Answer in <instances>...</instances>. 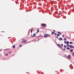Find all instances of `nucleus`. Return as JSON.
I'll use <instances>...</instances> for the list:
<instances>
[{"label": "nucleus", "instance_id": "obj_1", "mask_svg": "<svg viewBox=\"0 0 74 74\" xmlns=\"http://www.w3.org/2000/svg\"><path fill=\"white\" fill-rule=\"evenodd\" d=\"M27 42V40H23L22 41L21 43H25V42Z\"/></svg>", "mask_w": 74, "mask_h": 74}, {"label": "nucleus", "instance_id": "obj_2", "mask_svg": "<svg viewBox=\"0 0 74 74\" xmlns=\"http://www.w3.org/2000/svg\"><path fill=\"white\" fill-rule=\"evenodd\" d=\"M63 40V39L62 37H60V38L58 39V40H60L61 41H62Z\"/></svg>", "mask_w": 74, "mask_h": 74}, {"label": "nucleus", "instance_id": "obj_3", "mask_svg": "<svg viewBox=\"0 0 74 74\" xmlns=\"http://www.w3.org/2000/svg\"><path fill=\"white\" fill-rule=\"evenodd\" d=\"M46 24H42V26H46Z\"/></svg>", "mask_w": 74, "mask_h": 74}, {"label": "nucleus", "instance_id": "obj_4", "mask_svg": "<svg viewBox=\"0 0 74 74\" xmlns=\"http://www.w3.org/2000/svg\"><path fill=\"white\" fill-rule=\"evenodd\" d=\"M33 35L34 36H33V35H32V37H34V36H36V34H33Z\"/></svg>", "mask_w": 74, "mask_h": 74}, {"label": "nucleus", "instance_id": "obj_5", "mask_svg": "<svg viewBox=\"0 0 74 74\" xmlns=\"http://www.w3.org/2000/svg\"><path fill=\"white\" fill-rule=\"evenodd\" d=\"M73 45H69V47H70V48H72V47H73Z\"/></svg>", "mask_w": 74, "mask_h": 74}, {"label": "nucleus", "instance_id": "obj_6", "mask_svg": "<svg viewBox=\"0 0 74 74\" xmlns=\"http://www.w3.org/2000/svg\"><path fill=\"white\" fill-rule=\"evenodd\" d=\"M34 42H37V39L34 40Z\"/></svg>", "mask_w": 74, "mask_h": 74}, {"label": "nucleus", "instance_id": "obj_7", "mask_svg": "<svg viewBox=\"0 0 74 74\" xmlns=\"http://www.w3.org/2000/svg\"><path fill=\"white\" fill-rule=\"evenodd\" d=\"M12 53V51H10L9 52H8V53H9V54H10V53Z\"/></svg>", "mask_w": 74, "mask_h": 74}, {"label": "nucleus", "instance_id": "obj_8", "mask_svg": "<svg viewBox=\"0 0 74 74\" xmlns=\"http://www.w3.org/2000/svg\"><path fill=\"white\" fill-rule=\"evenodd\" d=\"M45 35H47V36L48 37V36H50V35L48 34H45Z\"/></svg>", "mask_w": 74, "mask_h": 74}, {"label": "nucleus", "instance_id": "obj_9", "mask_svg": "<svg viewBox=\"0 0 74 74\" xmlns=\"http://www.w3.org/2000/svg\"><path fill=\"white\" fill-rule=\"evenodd\" d=\"M68 58H69V59H70V58H71L70 55H69L68 56Z\"/></svg>", "mask_w": 74, "mask_h": 74}, {"label": "nucleus", "instance_id": "obj_10", "mask_svg": "<svg viewBox=\"0 0 74 74\" xmlns=\"http://www.w3.org/2000/svg\"><path fill=\"white\" fill-rule=\"evenodd\" d=\"M58 46H59V47H61V48H62V47L61 46V45H60L59 44H58Z\"/></svg>", "mask_w": 74, "mask_h": 74}, {"label": "nucleus", "instance_id": "obj_11", "mask_svg": "<svg viewBox=\"0 0 74 74\" xmlns=\"http://www.w3.org/2000/svg\"><path fill=\"white\" fill-rule=\"evenodd\" d=\"M47 35H45L44 36V37H45V38H47Z\"/></svg>", "mask_w": 74, "mask_h": 74}, {"label": "nucleus", "instance_id": "obj_12", "mask_svg": "<svg viewBox=\"0 0 74 74\" xmlns=\"http://www.w3.org/2000/svg\"><path fill=\"white\" fill-rule=\"evenodd\" d=\"M66 49H68V50H69V49H70V48L69 47H67V48H66Z\"/></svg>", "mask_w": 74, "mask_h": 74}, {"label": "nucleus", "instance_id": "obj_13", "mask_svg": "<svg viewBox=\"0 0 74 74\" xmlns=\"http://www.w3.org/2000/svg\"><path fill=\"white\" fill-rule=\"evenodd\" d=\"M70 52H73V49H71V50H70Z\"/></svg>", "mask_w": 74, "mask_h": 74}, {"label": "nucleus", "instance_id": "obj_14", "mask_svg": "<svg viewBox=\"0 0 74 74\" xmlns=\"http://www.w3.org/2000/svg\"><path fill=\"white\" fill-rule=\"evenodd\" d=\"M55 32H52V33H51V34H54V33H55Z\"/></svg>", "mask_w": 74, "mask_h": 74}, {"label": "nucleus", "instance_id": "obj_15", "mask_svg": "<svg viewBox=\"0 0 74 74\" xmlns=\"http://www.w3.org/2000/svg\"><path fill=\"white\" fill-rule=\"evenodd\" d=\"M13 48H15V45H14L13 46Z\"/></svg>", "mask_w": 74, "mask_h": 74}, {"label": "nucleus", "instance_id": "obj_16", "mask_svg": "<svg viewBox=\"0 0 74 74\" xmlns=\"http://www.w3.org/2000/svg\"><path fill=\"white\" fill-rule=\"evenodd\" d=\"M66 44H69V41H67V42H66Z\"/></svg>", "mask_w": 74, "mask_h": 74}, {"label": "nucleus", "instance_id": "obj_17", "mask_svg": "<svg viewBox=\"0 0 74 74\" xmlns=\"http://www.w3.org/2000/svg\"><path fill=\"white\" fill-rule=\"evenodd\" d=\"M72 55L73 56H74V52L72 53Z\"/></svg>", "mask_w": 74, "mask_h": 74}, {"label": "nucleus", "instance_id": "obj_18", "mask_svg": "<svg viewBox=\"0 0 74 74\" xmlns=\"http://www.w3.org/2000/svg\"><path fill=\"white\" fill-rule=\"evenodd\" d=\"M57 36H58V37L59 36H60V34H58L57 35Z\"/></svg>", "mask_w": 74, "mask_h": 74}, {"label": "nucleus", "instance_id": "obj_19", "mask_svg": "<svg viewBox=\"0 0 74 74\" xmlns=\"http://www.w3.org/2000/svg\"><path fill=\"white\" fill-rule=\"evenodd\" d=\"M61 49H62L63 51H64V50H66V49L65 48L63 49H62V48H61Z\"/></svg>", "mask_w": 74, "mask_h": 74}, {"label": "nucleus", "instance_id": "obj_20", "mask_svg": "<svg viewBox=\"0 0 74 74\" xmlns=\"http://www.w3.org/2000/svg\"><path fill=\"white\" fill-rule=\"evenodd\" d=\"M70 44H73V42H70Z\"/></svg>", "mask_w": 74, "mask_h": 74}, {"label": "nucleus", "instance_id": "obj_21", "mask_svg": "<svg viewBox=\"0 0 74 74\" xmlns=\"http://www.w3.org/2000/svg\"><path fill=\"white\" fill-rule=\"evenodd\" d=\"M64 48H66V47H66V45H64Z\"/></svg>", "mask_w": 74, "mask_h": 74}, {"label": "nucleus", "instance_id": "obj_22", "mask_svg": "<svg viewBox=\"0 0 74 74\" xmlns=\"http://www.w3.org/2000/svg\"><path fill=\"white\" fill-rule=\"evenodd\" d=\"M55 37L57 38H59V37H58L57 36H55Z\"/></svg>", "mask_w": 74, "mask_h": 74}, {"label": "nucleus", "instance_id": "obj_23", "mask_svg": "<svg viewBox=\"0 0 74 74\" xmlns=\"http://www.w3.org/2000/svg\"><path fill=\"white\" fill-rule=\"evenodd\" d=\"M66 38H64V40H65V41H66Z\"/></svg>", "mask_w": 74, "mask_h": 74}, {"label": "nucleus", "instance_id": "obj_24", "mask_svg": "<svg viewBox=\"0 0 74 74\" xmlns=\"http://www.w3.org/2000/svg\"><path fill=\"white\" fill-rule=\"evenodd\" d=\"M22 45H19V47H22Z\"/></svg>", "mask_w": 74, "mask_h": 74}, {"label": "nucleus", "instance_id": "obj_25", "mask_svg": "<svg viewBox=\"0 0 74 74\" xmlns=\"http://www.w3.org/2000/svg\"><path fill=\"white\" fill-rule=\"evenodd\" d=\"M8 54H5V56H8Z\"/></svg>", "mask_w": 74, "mask_h": 74}, {"label": "nucleus", "instance_id": "obj_26", "mask_svg": "<svg viewBox=\"0 0 74 74\" xmlns=\"http://www.w3.org/2000/svg\"><path fill=\"white\" fill-rule=\"evenodd\" d=\"M66 41H64V43H65V44H66Z\"/></svg>", "mask_w": 74, "mask_h": 74}, {"label": "nucleus", "instance_id": "obj_27", "mask_svg": "<svg viewBox=\"0 0 74 74\" xmlns=\"http://www.w3.org/2000/svg\"><path fill=\"white\" fill-rule=\"evenodd\" d=\"M33 29H32L31 31V33H32V32H33Z\"/></svg>", "mask_w": 74, "mask_h": 74}, {"label": "nucleus", "instance_id": "obj_28", "mask_svg": "<svg viewBox=\"0 0 74 74\" xmlns=\"http://www.w3.org/2000/svg\"><path fill=\"white\" fill-rule=\"evenodd\" d=\"M39 29H38L37 30V33H38V32H39Z\"/></svg>", "mask_w": 74, "mask_h": 74}, {"label": "nucleus", "instance_id": "obj_29", "mask_svg": "<svg viewBox=\"0 0 74 74\" xmlns=\"http://www.w3.org/2000/svg\"><path fill=\"white\" fill-rule=\"evenodd\" d=\"M58 33H59V34H60V32H58Z\"/></svg>", "mask_w": 74, "mask_h": 74}, {"label": "nucleus", "instance_id": "obj_30", "mask_svg": "<svg viewBox=\"0 0 74 74\" xmlns=\"http://www.w3.org/2000/svg\"><path fill=\"white\" fill-rule=\"evenodd\" d=\"M62 37H64V35H62Z\"/></svg>", "mask_w": 74, "mask_h": 74}, {"label": "nucleus", "instance_id": "obj_31", "mask_svg": "<svg viewBox=\"0 0 74 74\" xmlns=\"http://www.w3.org/2000/svg\"><path fill=\"white\" fill-rule=\"evenodd\" d=\"M40 37H43V36H41V35H40Z\"/></svg>", "mask_w": 74, "mask_h": 74}, {"label": "nucleus", "instance_id": "obj_32", "mask_svg": "<svg viewBox=\"0 0 74 74\" xmlns=\"http://www.w3.org/2000/svg\"><path fill=\"white\" fill-rule=\"evenodd\" d=\"M55 35H57V34L56 33L55 34Z\"/></svg>", "mask_w": 74, "mask_h": 74}, {"label": "nucleus", "instance_id": "obj_33", "mask_svg": "<svg viewBox=\"0 0 74 74\" xmlns=\"http://www.w3.org/2000/svg\"><path fill=\"white\" fill-rule=\"evenodd\" d=\"M61 45H62V46H63V44H61Z\"/></svg>", "mask_w": 74, "mask_h": 74}, {"label": "nucleus", "instance_id": "obj_34", "mask_svg": "<svg viewBox=\"0 0 74 74\" xmlns=\"http://www.w3.org/2000/svg\"><path fill=\"white\" fill-rule=\"evenodd\" d=\"M67 47H69V45H66Z\"/></svg>", "mask_w": 74, "mask_h": 74}, {"label": "nucleus", "instance_id": "obj_35", "mask_svg": "<svg viewBox=\"0 0 74 74\" xmlns=\"http://www.w3.org/2000/svg\"><path fill=\"white\" fill-rule=\"evenodd\" d=\"M72 48H74V47L73 46Z\"/></svg>", "mask_w": 74, "mask_h": 74}, {"label": "nucleus", "instance_id": "obj_36", "mask_svg": "<svg viewBox=\"0 0 74 74\" xmlns=\"http://www.w3.org/2000/svg\"><path fill=\"white\" fill-rule=\"evenodd\" d=\"M53 32H55V30H53Z\"/></svg>", "mask_w": 74, "mask_h": 74}, {"label": "nucleus", "instance_id": "obj_37", "mask_svg": "<svg viewBox=\"0 0 74 74\" xmlns=\"http://www.w3.org/2000/svg\"><path fill=\"white\" fill-rule=\"evenodd\" d=\"M60 35H62V33H61L60 32Z\"/></svg>", "mask_w": 74, "mask_h": 74}, {"label": "nucleus", "instance_id": "obj_38", "mask_svg": "<svg viewBox=\"0 0 74 74\" xmlns=\"http://www.w3.org/2000/svg\"><path fill=\"white\" fill-rule=\"evenodd\" d=\"M58 15H60V13H58Z\"/></svg>", "mask_w": 74, "mask_h": 74}, {"label": "nucleus", "instance_id": "obj_39", "mask_svg": "<svg viewBox=\"0 0 74 74\" xmlns=\"http://www.w3.org/2000/svg\"><path fill=\"white\" fill-rule=\"evenodd\" d=\"M1 50H0V52H1Z\"/></svg>", "mask_w": 74, "mask_h": 74}, {"label": "nucleus", "instance_id": "obj_40", "mask_svg": "<svg viewBox=\"0 0 74 74\" xmlns=\"http://www.w3.org/2000/svg\"><path fill=\"white\" fill-rule=\"evenodd\" d=\"M65 56H66V57H67V56H66V55H65Z\"/></svg>", "mask_w": 74, "mask_h": 74}, {"label": "nucleus", "instance_id": "obj_41", "mask_svg": "<svg viewBox=\"0 0 74 74\" xmlns=\"http://www.w3.org/2000/svg\"><path fill=\"white\" fill-rule=\"evenodd\" d=\"M66 18V17H65V18Z\"/></svg>", "mask_w": 74, "mask_h": 74}]
</instances>
